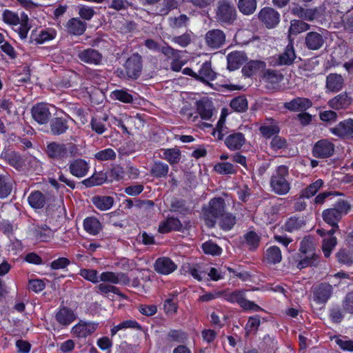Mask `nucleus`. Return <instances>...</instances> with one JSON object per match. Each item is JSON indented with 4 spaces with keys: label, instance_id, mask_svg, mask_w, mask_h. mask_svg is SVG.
Listing matches in <instances>:
<instances>
[{
    "label": "nucleus",
    "instance_id": "nucleus-19",
    "mask_svg": "<svg viewBox=\"0 0 353 353\" xmlns=\"http://www.w3.org/2000/svg\"><path fill=\"white\" fill-rule=\"evenodd\" d=\"M344 86L343 77L336 73L329 74L326 77L325 89L327 92H338Z\"/></svg>",
    "mask_w": 353,
    "mask_h": 353
},
{
    "label": "nucleus",
    "instance_id": "nucleus-56",
    "mask_svg": "<svg viewBox=\"0 0 353 353\" xmlns=\"http://www.w3.org/2000/svg\"><path fill=\"white\" fill-rule=\"evenodd\" d=\"M336 243L337 241L335 236H327L324 238L322 245V250L326 258H328L330 256V254L336 246Z\"/></svg>",
    "mask_w": 353,
    "mask_h": 353
},
{
    "label": "nucleus",
    "instance_id": "nucleus-8",
    "mask_svg": "<svg viewBox=\"0 0 353 353\" xmlns=\"http://www.w3.org/2000/svg\"><path fill=\"white\" fill-rule=\"evenodd\" d=\"M258 18L268 28H274L280 21L279 13L270 7L262 8L258 14Z\"/></svg>",
    "mask_w": 353,
    "mask_h": 353
},
{
    "label": "nucleus",
    "instance_id": "nucleus-5",
    "mask_svg": "<svg viewBox=\"0 0 353 353\" xmlns=\"http://www.w3.org/2000/svg\"><path fill=\"white\" fill-rule=\"evenodd\" d=\"M237 12L234 6L227 0L219 1L216 8V21L220 24L232 25L236 20Z\"/></svg>",
    "mask_w": 353,
    "mask_h": 353
},
{
    "label": "nucleus",
    "instance_id": "nucleus-20",
    "mask_svg": "<svg viewBox=\"0 0 353 353\" xmlns=\"http://www.w3.org/2000/svg\"><path fill=\"white\" fill-rule=\"evenodd\" d=\"M332 134L342 138H348L353 134V119L344 120L330 129Z\"/></svg>",
    "mask_w": 353,
    "mask_h": 353
},
{
    "label": "nucleus",
    "instance_id": "nucleus-40",
    "mask_svg": "<svg viewBox=\"0 0 353 353\" xmlns=\"http://www.w3.org/2000/svg\"><path fill=\"white\" fill-rule=\"evenodd\" d=\"M256 0H239L238 8L245 15L253 14L256 9Z\"/></svg>",
    "mask_w": 353,
    "mask_h": 353
},
{
    "label": "nucleus",
    "instance_id": "nucleus-31",
    "mask_svg": "<svg viewBox=\"0 0 353 353\" xmlns=\"http://www.w3.org/2000/svg\"><path fill=\"white\" fill-rule=\"evenodd\" d=\"M182 226L178 219L170 217L159 224L158 230L161 233H168L172 230H180Z\"/></svg>",
    "mask_w": 353,
    "mask_h": 353
},
{
    "label": "nucleus",
    "instance_id": "nucleus-51",
    "mask_svg": "<svg viewBox=\"0 0 353 353\" xmlns=\"http://www.w3.org/2000/svg\"><path fill=\"white\" fill-rule=\"evenodd\" d=\"M263 79L265 82L277 84L283 79V75L279 71L269 69L264 72Z\"/></svg>",
    "mask_w": 353,
    "mask_h": 353
},
{
    "label": "nucleus",
    "instance_id": "nucleus-46",
    "mask_svg": "<svg viewBox=\"0 0 353 353\" xmlns=\"http://www.w3.org/2000/svg\"><path fill=\"white\" fill-rule=\"evenodd\" d=\"M162 152L161 157L167 160L171 165L179 161L181 156L179 150L175 148L163 149Z\"/></svg>",
    "mask_w": 353,
    "mask_h": 353
},
{
    "label": "nucleus",
    "instance_id": "nucleus-49",
    "mask_svg": "<svg viewBox=\"0 0 353 353\" xmlns=\"http://www.w3.org/2000/svg\"><path fill=\"white\" fill-rule=\"evenodd\" d=\"M266 259L271 263H278L281 261V252L279 247L272 246L266 250Z\"/></svg>",
    "mask_w": 353,
    "mask_h": 353
},
{
    "label": "nucleus",
    "instance_id": "nucleus-53",
    "mask_svg": "<svg viewBox=\"0 0 353 353\" xmlns=\"http://www.w3.org/2000/svg\"><path fill=\"white\" fill-rule=\"evenodd\" d=\"M179 3L176 0H163L162 7L157 12L155 15H167L172 10L177 8Z\"/></svg>",
    "mask_w": 353,
    "mask_h": 353
},
{
    "label": "nucleus",
    "instance_id": "nucleus-7",
    "mask_svg": "<svg viewBox=\"0 0 353 353\" xmlns=\"http://www.w3.org/2000/svg\"><path fill=\"white\" fill-rule=\"evenodd\" d=\"M313 300L318 304H325L333 294L332 286L321 283L312 288Z\"/></svg>",
    "mask_w": 353,
    "mask_h": 353
},
{
    "label": "nucleus",
    "instance_id": "nucleus-52",
    "mask_svg": "<svg viewBox=\"0 0 353 353\" xmlns=\"http://www.w3.org/2000/svg\"><path fill=\"white\" fill-rule=\"evenodd\" d=\"M323 183V182L321 179L316 180L301 191V197L310 198L314 196L322 186Z\"/></svg>",
    "mask_w": 353,
    "mask_h": 353
},
{
    "label": "nucleus",
    "instance_id": "nucleus-28",
    "mask_svg": "<svg viewBox=\"0 0 353 353\" xmlns=\"http://www.w3.org/2000/svg\"><path fill=\"white\" fill-rule=\"evenodd\" d=\"M216 77V74L212 69L211 62L205 61L201 65L199 72L196 73V80L202 82L212 81Z\"/></svg>",
    "mask_w": 353,
    "mask_h": 353
},
{
    "label": "nucleus",
    "instance_id": "nucleus-2",
    "mask_svg": "<svg viewBox=\"0 0 353 353\" xmlns=\"http://www.w3.org/2000/svg\"><path fill=\"white\" fill-rule=\"evenodd\" d=\"M123 68H117V77L124 79H137L141 75L143 68L142 57L139 53L132 54L123 64Z\"/></svg>",
    "mask_w": 353,
    "mask_h": 353
},
{
    "label": "nucleus",
    "instance_id": "nucleus-47",
    "mask_svg": "<svg viewBox=\"0 0 353 353\" xmlns=\"http://www.w3.org/2000/svg\"><path fill=\"white\" fill-rule=\"evenodd\" d=\"M304 225L305 222L302 219L291 217L285 222L283 228L285 231L292 232L301 229Z\"/></svg>",
    "mask_w": 353,
    "mask_h": 353
},
{
    "label": "nucleus",
    "instance_id": "nucleus-21",
    "mask_svg": "<svg viewBox=\"0 0 353 353\" xmlns=\"http://www.w3.org/2000/svg\"><path fill=\"white\" fill-rule=\"evenodd\" d=\"M99 279L101 281L113 284L127 285L130 283L129 277L123 272H104L101 274Z\"/></svg>",
    "mask_w": 353,
    "mask_h": 353
},
{
    "label": "nucleus",
    "instance_id": "nucleus-48",
    "mask_svg": "<svg viewBox=\"0 0 353 353\" xmlns=\"http://www.w3.org/2000/svg\"><path fill=\"white\" fill-rule=\"evenodd\" d=\"M127 328H134L137 330H141V325L136 321L132 320H127L121 322L119 325L114 326L111 330V335L114 336L117 332L119 330H121L123 329H127Z\"/></svg>",
    "mask_w": 353,
    "mask_h": 353
},
{
    "label": "nucleus",
    "instance_id": "nucleus-35",
    "mask_svg": "<svg viewBox=\"0 0 353 353\" xmlns=\"http://www.w3.org/2000/svg\"><path fill=\"white\" fill-rule=\"evenodd\" d=\"M228 68L230 70H234L241 65L244 60V54L241 52H232L228 55Z\"/></svg>",
    "mask_w": 353,
    "mask_h": 353
},
{
    "label": "nucleus",
    "instance_id": "nucleus-17",
    "mask_svg": "<svg viewBox=\"0 0 353 353\" xmlns=\"http://www.w3.org/2000/svg\"><path fill=\"white\" fill-rule=\"evenodd\" d=\"M77 56L81 61L90 65H99L102 60V54L93 48L81 50Z\"/></svg>",
    "mask_w": 353,
    "mask_h": 353
},
{
    "label": "nucleus",
    "instance_id": "nucleus-37",
    "mask_svg": "<svg viewBox=\"0 0 353 353\" xmlns=\"http://www.w3.org/2000/svg\"><path fill=\"white\" fill-rule=\"evenodd\" d=\"M196 110L203 119L208 120L212 116V105L206 101H199L196 102Z\"/></svg>",
    "mask_w": 353,
    "mask_h": 353
},
{
    "label": "nucleus",
    "instance_id": "nucleus-25",
    "mask_svg": "<svg viewBox=\"0 0 353 353\" xmlns=\"http://www.w3.org/2000/svg\"><path fill=\"white\" fill-rule=\"evenodd\" d=\"M245 139L244 134L241 132H234L228 135L225 143L231 150H239L244 145Z\"/></svg>",
    "mask_w": 353,
    "mask_h": 353
},
{
    "label": "nucleus",
    "instance_id": "nucleus-1",
    "mask_svg": "<svg viewBox=\"0 0 353 353\" xmlns=\"http://www.w3.org/2000/svg\"><path fill=\"white\" fill-rule=\"evenodd\" d=\"M47 157L54 162H65L68 158L81 154L78 145L74 143H66L51 141L47 143L44 149Z\"/></svg>",
    "mask_w": 353,
    "mask_h": 353
},
{
    "label": "nucleus",
    "instance_id": "nucleus-23",
    "mask_svg": "<svg viewBox=\"0 0 353 353\" xmlns=\"http://www.w3.org/2000/svg\"><path fill=\"white\" fill-rule=\"evenodd\" d=\"M154 266L155 271L161 274H169L177 268V265L170 259L167 257H161L157 259Z\"/></svg>",
    "mask_w": 353,
    "mask_h": 353
},
{
    "label": "nucleus",
    "instance_id": "nucleus-42",
    "mask_svg": "<svg viewBox=\"0 0 353 353\" xmlns=\"http://www.w3.org/2000/svg\"><path fill=\"white\" fill-rule=\"evenodd\" d=\"M310 25L303 20H292L288 30L290 34L296 35L301 32L310 30Z\"/></svg>",
    "mask_w": 353,
    "mask_h": 353
},
{
    "label": "nucleus",
    "instance_id": "nucleus-38",
    "mask_svg": "<svg viewBox=\"0 0 353 353\" xmlns=\"http://www.w3.org/2000/svg\"><path fill=\"white\" fill-rule=\"evenodd\" d=\"M108 180V176L106 173L100 172H95L92 176L88 179H85L82 183L86 187H92L94 185H99L103 184Z\"/></svg>",
    "mask_w": 353,
    "mask_h": 353
},
{
    "label": "nucleus",
    "instance_id": "nucleus-22",
    "mask_svg": "<svg viewBox=\"0 0 353 353\" xmlns=\"http://www.w3.org/2000/svg\"><path fill=\"white\" fill-rule=\"evenodd\" d=\"M88 170L89 165L83 159H74L69 163V171L70 174L77 178H81L85 176Z\"/></svg>",
    "mask_w": 353,
    "mask_h": 353
},
{
    "label": "nucleus",
    "instance_id": "nucleus-58",
    "mask_svg": "<svg viewBox=\"0 0 353 353\" xmlns=\"http://www.w3.org/2000/svg\"><path fill=\"white\" fill-rule=\"evenodd\" d=\"M170 210L185 214L189 211V209L186 206V203L184 200L174 198L171 201Z\"/></svg>",
    "mask_w": 353,
    "mask_h": 353
},
{
    "label": "nucleus",
    "instance_id": "nucleus-57",
    "mask_svg": "<svg viewBox=\"0 0 353 353\" xmlns=\"http://www.w3.org/2000/svg\"><path fill=\"white\" fill-rule=\"evenodd\" d=\"M192 37V32L190 31L186 32L180 36L174 37L172 39V41L183 48H185L191 43Z\"/></svg>",
    "mask_w": 353,
    "mask_h": 353
},
{
    "label": "nucleus",
    "instance_id": "nucleus-18",
    "mask_svg": "<svg viewBox=\"0 0 353 353\" xmlns=\"http://www.w3.org/2000/svg\"><path fill=\"white\" fill-rule=\"evenodd\" d=\"M352 99L347 92H341L330 99L328 105L334 110L347 109L352 103Z\"/></svg>",
    "mask_w": 353,
    "mask_h": 353
},
{
    "label": "nucleus",
    "instance_id": "nucleus-41",
    "mask_svg": "<svg viewBox=\"0 0 353 353\" xmlns=\"http://www.w3.org/2000/svg\"><path fill=\"white\" fill-rule=\"evenodd\" d=\"M169 172V166L168 164L156 161L151 167L150 172L152 176L157 178L165 177Z\"/></svg>",
    "mask_w": 353,
    "mask_h": 353
},
{
    "label": "nucleus",
    "instance_id": "nucleus-36",
    "mask_svg": "<svg viewBox=\"0 0 353 353\" xmlns=\"http://www.w3.org/2000/svg\"><path fill=\"white\" fill-rule=\"evenodd\" d=\"M92 202L100 210H108L112 206L114 199L109 196H98L93 197Z\"/></svg>",
    "mask_w": 353,
    "mask_h": 353
},
{
    "label": "nucleus",
    "instance_id": "nucleus-6",
    "mask_svg": "<svg viewBox=\"0 0 353 353\" xmlns=\"http://www.w3.org/2000/svg\"><path fill=\"white\" fill-rule=\"evenodd\" d=\"M245 292L246 290H236L234 291L226 290L222 291V296L227 301L239 303L241 307L245 310H252L254 311L261 310L259 305L245 299Z\"/></svg>",
    "mask_w": 353,
    "mask_h": 353
},
{
    "label": "nucleus",
    "instance_id": "nucleus-30",
    "mask_svg": "<svg viewBox=\"0 0 353 353\" xmlns=\"http://www.w3.org/2000/svg\"><path fill=\"white\" fill-rule=\"evenodd\" d=\"M266 63L262 61H250L242 68L244 76L250 77L259 71L265 70Z\"/></svg>",
    "mask_w": 353,
    "mask_h": 353
},
{
    "label": "nucleus",
    "instance_id": "nucleus-24",
    "mask_svg": "<svg viewBox=\"0 0 353 353\" xmlns=\"http://www.w3.org/2000/svg\"><path fill=\"white\" fill-rule=\"evenodd\" d=\"M57 321L63 326H68L76 319V315L72 310L62 307L55 315Z\"/></svg>",
    "mask_w": 353,
    "mask_h": 353
},
{
    "label": "nucleus",
    "instance_id": "nucleus-26",
    "mask_svg": "<svg viewBox=\"0 0 353 353\" xmlns=\"http://www.w3.org/2000/svg\"><path fill=\"white\" fill-rule=\"evenodd\" d=\"M295 59V51L292 42L290 41L285 47L284 52L279 55L277 63L279 65H290L293 63Z\"/></svg>",
    "mask_w": 353,
    "mask_h": 353
},
{
    "label": "nucleus",
    "instance_id": "nucleus-15",
    "mask_svg": "<svg viewBox=\"0 0 353 353\" xmlns=\"http://www.w3.org/2000/svg\"><path fill=\"white\" fill-rule=\"evenodd\" d=\"M205 39L208 46L213 48H219L224 44L225 34L221 30L213 29L207 32Z\"/></svg>",
    "mask_w": 353,
    "mask_h": 353
},
{
    "label": "nucleus",
    "instance_id": "nucleus-4",
    "mask_svg": "<svg viewBox=\"0 0 353 353\" xmlns=\"http://www.w3.org/2000/svg\"><path fill=\"white\" fill-rule=\"evenodd\" d=\"M289 174L288 168L286 165H279L276 168L275 173L270 179V187L272 191L279 195H285L290 190V184L286 179Z\"/></svg>",
    "mask_w": 353,
    "mask_h": 353
},
{
    "label": "nucleus",
    "instance_id": "nucleus-44",
    "mask_svg": "<svg viewBox=\"0 0 353 353\" xmlns=\"http://www.w3.org/2000/svg\"><path fill=\"white\" fill-rule=\"evenodd\" d=\"M299 251L304 254H316L314 239L310 236L304 237L301 241Z\"/></svg>",
    "mask_w": 353,
    "mask_h": 353
},
{
    "label": "nucleus",
    "instance_id": "nucleus-3",
    "mask_svg": "<svg viewBox=\"0 0 353 353\" xmlns=\"http://www.w3.org/2000/svg\"><path fill=\"white\" fill-rule=\"evenodd\" d=\"M225 207L223 199L219 197L211 199L208 205L203 208V216L208 227L214 226L216 219L224 213Z\"/></svg>",
    "mask_w": 353,
    "mask_h": 353
},
{
    "label": "nucleus",
    "instance_id": "nucleus-50",
    "mask_svg": "<svg viewBox=\"0 0 353 353\" xmlns=\"http://www.w3.org/2000/svg\"><path fill=\"white\" fill-rule=\"evenodd\" d=\"M230 107L236 112H245L248 108V101L243 96L236 97L231 101Z\"/></svg>",
    "mask_w": 353,
    "mask_h": 353
},
{
    "label": "nucleus",
    "instance_id": "nucleus-63",
    "mask_svg": "<svg viewBox=\"0 0 353 353\" xmlns=\"http://www.w3.org/2000/svg\"><path fill=\"white\" fill-rule=\"evenodd\" d=\"M203 252L208 254L219 255L221 253V248L212 241H207L202 245Z\"/></svg>",
    "mask_w": 353,
    "mask_h": 353
},
{
    "label": "nucleus",
    "instance_id": "nucleus-45",
    "mask_svg": "<svg viewBox=\"0 0 353 353\" xmlns=\"http://www.w3.org/2000/svg\"><path fill=\"white\" fill-rule=\"evenodd\" d=\"M12 188V181L10 178L6 175H0V198L8 196Z\"/></svg>",
    "mask_w": 353,
    "mask_h": 353
},
{
    "label": "nucleus",
    "instance_id": "nucleus-27",
    "mask_svg": "<svg viewBox=\"0 0 353 353\" xmlns=\"http://www.w3.org/2000/svg\"><path fill=\"white\" fill-rule=\"evenodd\" d=\"M68 128L67 120L61 117L53 118L50 122V132L55 136L64 134Z\"/></svg>",
    "mask_w": 353,
    "mask_h": 353
},
{
    "label": "nucleus",
    "instance_id": "nucleus-14",
    "mask_svg": "<svg viewBox=\"0 0 353 353\" xmlns=\"http://www.w3.org/2000/svg\"><path fill=\"white\" fill-rule=\"evenodd\" d=\"M330 203L332 204L331 208L337 211L342 216L347 214L351 209L350 201L339 192L338 195L330 197Z\"/></svg>",
    "mask_w": 353,
    "mask_h": 353
},
{
    "label": "nucleus",
    "instance_id": "nucleus-33",
    "mask_svg": "<svg viewBox=\"0 0 353 353\" xmlns=\"http://www.w3.org/2000/svg\"><path fill=\"white\" fill-rule=\"evenodd\" d=\"M83 227L85 230L92 235L98 234L102 229V225L99 221L93 216L85 219Z\"/></svg>",
    "mask_w": 353,
    "mask_h": 353
},
{
    "label": "nucleus",
    "instance_id": "nucleus-60",
    "mask_svg": "<svg viewBox=\"0 0 353 353\" xmlns=\"http://www.w3.org/2000/svg\"><path fill=\"white\" fill-rule=\"evenodd\" d=\"M112 97L123 103H131L133 101V97L123 90L113 91L111 94Z\"/></svg>",
    "mask_w": 353,
    "mask_h": 353
},
{
    "label": "nucleus",
    "instance_id": "nucleus-62",
    "mask_svg": "<svg viewBox=\"0 0 353 353\" xmlns=\"http://www.w3.org/2000/svg\"><path fill=\"white\" fill-rule=\"evenodd\" d=\"M80 275L93 283H97L100 281L99 276H98V272L95 270L82 269L80 271Z\"/></svg>",
    "mask_w": 353,
    "mask_h": 353
},
{
    "label": "nucleus",
    "instance_id": "nucleus-13",
    "mask_svg": "<svg viewBox=\"0 0 353 353\" xmlns=\"http://www.w3.org/2000/svg\"><path fill=\"white\" fill-rule=\"evenodd\" d=\"M1 158L17 170L23 169L25 165L24 157L12 150L3 151L1 154Z\"/></svg>",
    "mask_w": 353,
    "mask_h": 353
},
{
    "label": "nucleus",
    "instance_id": "nucleus-64",
    "mask_svg": "<svg viewBox=\"0 0 353 353\" xmlns=\"http://www.w3.org/2000/svg\"><path fill=\"white\" fill-rule=\"evenodd\" d=\"M338 261L343 264H351L353 262V254L346 250H341L336 254Z\"/></svg>",
    "mask_w": 353,
    "mask_h": 353
},
{
    "label": "nucleus",
    "instance_id": "nucleus-11",
    "mask_svg": "<svg viewBox=\"0 0 353 353\" xmlns=\"http://www.w3.org/2000/svg\"><path fill=\"white\" fill-rule=\"evenodd\" d=\"M291 13L297 17L309 21L321 17V8H304L299 6L293 7Z\"/></svg>",
    "mask_w": 353,
    "mask_h": 353
},
{
    "label": "nucleus",
    "instance_id": "nucleus-61",
    "mask_svg": "<svg viewBox=\"0 0 353 353\" xmlns=\"http://www.w3.org/2000/svg\"><path fill=\"white\" fill-rule=\"evenodd\" d=\"M245 239L246 243L249 246L250 250H254L257 248L260 241L259 236L253 231L248 232L245 235Z\"/></svg>",
    "mask_w": 353,
    "mask_h": 353
},
{
    "label": "nucleus",
    "instance_id": "nucleus-12",
    "mask_svg": "<svg viewBox=\"0 0 353 353\" xmlns=\"http://www.w3.org/2000/svg\"><path fill=\"white\" fill-rule=\"evenodd\" d=\"M31 113L33 119L39 124H46L51 117V113L48 104L39 103L34 105Z\"/></svg>",
    "mask_w": 353,
    "mask_h": 353
},
{
    "label": "nucleus",
    "instance_id": "nucleus-43",
    "mask_svg": "<svg viewBox=\"0 0 353 353\" xmlns=\"http://www.w3.org/2000/svg\"><path fill=\"white\" fill-rule=\"evenodd\" d=\"M219 224L223 230H230L236 223V217L230 213H224L218 219Z\"/></svg>",
    "mask_w": 353,
    "mask_h": 353
},
{
    "label": "nucleus",
    "instance_id": "nucleus-34",
    "mask_svg": "<svg viewBox=\"0 0 353 353\" xmlns=\"http://www.w3.org/2000/svg\"><path fill=\"white\" fill-rule=\"evenodd\" d=\"M66 27L70 34L81 35L85 32L86 24L77 18H72L68 21Z\"/></svg>",
    "mask_w": 353,
    "mask_h": 353
},
{
    "label": "nucleus",
    "instance_id": "nucleus-59",
    "mask_svg": "<svg viewBox=\"0 0 353 353\" xmlns=\"http://www.w3.org/2000/svg\"><path fill=\"white\" fill-rule=\"evenodd\" d=\"M214 170L220 174H231L235 172V169L230 163H218L214 167Z\"/></svg>",
    "mask_w": 353,
    "mask_h": 353
},
{
    "label": "nucleus",
    "instance_id": "nucleus-9",
    "mask_svg": "<svg viewBox=\"0 0 353 353\" xmlns=\"http://www.w3.org/2000/svg\"><path fill=\"white\" fill-rule=\"evenodd\" d=\"M334 145L327 139L318 141L312 148V154L318 159H325L334 154Z\"/></svg>",
    "mask_w": 353,
    "mask_h": 353
},
{
    "label": "nucleus",
    "instance_id": "nucleus-55",
    "mask_svg": "<svg viewBox=\"0 0 353 353\" xmlns=\"http://www.w3.org/2000/svg\"><path fill=\"white\" fill-rule=\"evenodd\" d=\"M319 263V255L312 254H307L305 258L301 259L297 264V268L301 270L309 266H316Z\"/></svg>",
    "mask_w": 353,
    "mask_h": 353
},
{
    "label": "nucleus",
    "instance_id": "nucleus-29",
    "mask_svg": "<svg viewBox=\"0 0 353 353\" xmlns=\"http://www.w3.org/2000/svg\"><path fill=\"white\" fill-rule=\"evenodd\" d=\"M96 330V325L91 323H79L72 329L74 335L79 338L86 337Z\"/></svg>",
    "mask_w": 353,
    "mask_h": 353
},
{
    "label": "nucleus",
    "instance_id": "nucleus-54",
    "mask_svg": "<svg viewBox=\"0 0 353 353\" xmlns=\"http://www.w3.org/2000/svg\"><path fill=\"white\" fill-rule=\"evenodd\" d=\"M188 21L189 17L185 14H181L177 17L169 18V25L173 29L186 27Z\"/></svg>",
    "mask_w": 353,
    "mask_h": 353
},
{
    "label": "nucleus",
    "instance_id": "nucleus-10",
    "mask_svg": "<svg viewBox=\"0 0 353 353\" xmlns=\"http://www.w3.org/2000/svg\"><path fill=\"white\" fill-rule=\"evenodd\" d=\"M326 38L320 32L311 31L306 34L304 39V45L310 50H318L321 48Z\"/></svg>",
    "mask_w": 353,
    "mask_h": 353
},
{
    "label": "nucleus",
    "instance_id": "nucleus-32",
    "mask_svg": "<svg viewBox=\"0 0 353 353\" xmlns=\"http://www.w3.org/2000/svg\"><path fill=\"white\" fill-rule=\"evenodd\" d=\"M322 217L323 221L332 228H339L338 223L343 216L337 211L330 208L323 211Z\"/></svg>",
    "mask_w": 353,
    "mask_h": 353
},
{
    "label": "nucleus",
    "instance_id": "nucleus-39",
    "mask_svg": "<svg viewBox=\"0 0 353 353\" xmlns=\"http://www.w3.org/2000/svg\"><path fill=\"white\" fill-rule=\"evenodd\" d=\"M28 203L34 209L42 208L46 203L44 195L39 191L32 192L28 196Z\"/></svg>",
    "mask_w": 353,
    "mask_h": 353
},
{
    "label": "nucleus",
    "instance_id": "nucleus-16",
    "mask_svg": "<svg viewBox=\"0 0 353 353\" xmlns=\"http://www.w3.org/2000/svg\"><path fill=\"white\" fill-rule=\"evenodd\" d=\"M312 105L310 99L304 97H296L284 103V108L292 112H305Z\"/></svg>",
    "mask_w": 353,
    "mask_h": 353
}]
</instances>
